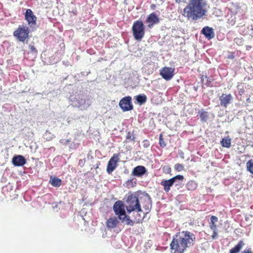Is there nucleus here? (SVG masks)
Returning <instances> with one entry per match:
<instances>
[{"label": "nucleus", "instance_id": "nucleus-1", "mask_svg": "<svg viewBox=\"0 0 253 253\" xmlns=\"http://www.w3.org/2000/svg\"><path fill=\"white\" fill-rule=\"evenodd\" d=\"M195 235L186 231L177 233L173 237L170 247L173 253H183L194 242Z\"/></svg>", "mask_w": 253, "mask_h": 253}, {"label": "nucleus", "instance_id": "nucleus-2", "mask_svg": "<svg viewBox=\"0 0 253 253\" xmlns=\"http://www.w3.org/2000/svg\"><path fill=\"white\" fill-rule=\"evenodd\" d=\"M206 5L205 0H190L184 9V14L188 19L197 20L206 15Z\"/></svg>", "mask_w": 253, "mask_h": 253}, {"label": "nucleus", "instance_id": "nucleus-3", "mask_svg": "<svg viewBox=\"0 0 253 253\" xmlns=\"http://www.w3.org/2000/svg\"><path fill=\"white\" fill-rule=\"evenodd\" d=\"M69 100L71 105L81 110L88 108L91 104V101L87 93L79 91L70 95Z\"/></svg>", "mask_w": 253, "mask_h": 253}, {"label": "nucleus", "instance_id": "nucleus-4", "mask_svg": "<svg viewBox=\"0 0 253 253\" xmlns=\"http://www.w3.org/2000/svg\"><path fill=\"white\" fill-rule=\"evenodd\" d=\"M126 209L128 213L132 211H142L138 198L136 194H131L128 196L126 200Z\"/></svg>", "mask_w": 253, "mask_h": 253}, {"label": "nucleus", "instance_id": "nucleus-5", "mask_svg": "<svg viewBox=\"0 0 253 253\" xmlns=\"http://www.w3.org/2000/svg\"><path fill=\"white\" fill-rule=\"evenodd\" d=\"M132 31L134 39L140 41L144 36L145 27L142 21H135L132 26Z\"/></svg>", "mask_w": 253, "mask_h": 253}, {"label": "nucleus", "instance_id": "nucleus-6", "mask_svg": "<svg viewBox=\"0 0 253 253\" xmlns=\"http://www.w3.org/2000/svg\"><path fill=\"white\" fill-rule=\"evenodd\" d=\"M184 179L183 176L181 175H177L169 180H164L161 182V185L164 186V189L166 192H168L170 187L175 184V185H178L180 182Z\"/></svg>", "mask_w": 253, "mask_h": 253}, {"label": "nucleus", "instance_id": "nucleus-7", "mask_svg": "<svg viewBox=\"0 0 253 253\" xmlns=\"http://www.w3.org/2000/svg\"><path fill=\"white\" fill-rule=\"evenodd\" d=\"M28 28L23 25L19 26L16 31H15L13 35L19 41L24 42L28 38L29 35Z\"/></svg>", "mask_w": 253, "mask_h": 253}, {"label": "nucleus", "instance_id": "nucleus-8", "mask_svg": "<svg viewBox=\"0 0 253 253\" xmlns=\"http://www.w3.org/2000/svg\"><path fill=\"white\" fill-rule=\"evenodd\" d=\"M119 106L124 112L130 111L133 109L131 97L129 96L123 97L119 102Z\"/></svg>", "mask_w": 253, "mask_h": 253}, {"label": "nucleus", "instance_id": "nucleus-9", "mask_svg": "<svg viewBox=\"0 0 253 253\" xmlns=\"http://www.w3.org/2000/svg\"><path fill=\"white\" fill-rule=\"evenodd\" d=\"M125 207L126 205L122 201H117L114 204L113 211L116 215H118L119 219H121L122 216L126 213Z\"/></svg>", "mask_w": 253, "mask_h": 253}, {"label": "nucleus", "instance_id": "nucleus-10", "mask_svg": "<svg viewBox=\"0 0 253 253\" xmlns=\"http://www.w3.org/2000/svg\"><path fill=\"white\" fill-rule=\"evenodd\" d=\"M119 154H114L109 160L107 168V171L108 173H111L116 168L117 163L120 160Z\"/></svg>", "mask_w": 253, "mask_h": 253}, {"label": "nucleus", "instance_id": "nucleus-11", "mask_svg": "<svg viewBox=\"0 0 253 253\" xmlns=\"http://www.w3.org/2000/svg\"><path fill=\"white\" fill-rule=\"evenodd\" d=\"M160 75L166 81L170 80L174 75V69L169 67H164L160 70Z\"/></svg>", "mask_w": 253, "mask_h": 253}, {"label": "nucleus", "instance_id": "nucleus-12", "mask_svg": "<svg viewBox=\"0 0 253 253\" xmlns=\"http://www.w3.org/2000/svg\"><path fill=\"white\" fill-rule=\"evenodd\" d=\"M159 17L154 12H153L147 16L145 23L148 25L149 28H152L154 25L159 23Z\"/></svg>", "mask_w": 253, "mask_h": 253}, {"label": "nucleus", "instance_id": "nucleus-13", "mask_svg": "<svg viewBox=\"0 0 253 253\" xmlns=\"http://www.w3.org/2000/svg\"><path fill=\"white\" fill-rule=\"evenodd\" d=\"M25 19L31 26H34L36 24L37 17L34 15L30 9H27L25 14Z\"/></svg>", "mask_w": 253, "mask_h": 253}, {"label": "nucleus", "instance_id": "nucleus-14", "mask_svg": "<svg viewBox=\"0 0 253 253\" xmlns=\"http://www.w3.org/2000/svg\"><path fill=\"white\" fill-rule=\"evenodd\" d=\"M147 172V169L143 166H137L133 168L131 174L134 176L140 177Z\"/></svg>", "mask_w": 253, "mask_h": 253}, {"label": "nucleus", "instance_id": "nucleus-15", "mask_svg": "<svg viewBox=\"0 0 253 253\" xmlns=\"http://www.w3.org/2000/svg\"><path fill=\"white\" fill-rule=\"evenodd\" d=\"M27 161L22 155H15L12 159V164L16 167H22L26 164Z\"/></svg>", "mask_w": 253, "mask_h": 253}, {"label": "nucleus", "instance_id": "nucleus-16", "mask_svg": "<svg viewBox=\"0 0 253 253\" xmlns=\"http://www.w3.org/2000/svg\"><path fill=\"white\" fill-rule=\"evenodd\" d=\"M219 100L220 105L226 107L232 102L233 96L230 94H222L220 97Z\"/></svg>", "mask_w": 253, "mask_h": 253}, {"label": "nucleus", "instance_id": "nucleus-17", "mask_svg": "<svg viewBox=\"0 0 253 253\" xmlns=\"http://www.w3.org/2000/svg\"><path fill=\"white\" fill-rule=\"evenodd\" d=\"M201 33L208 40H211L215 36L213 29L209 26L204 27L201 31Z\"/></svg>", "mask_w": 253, "mask_h": 253}, {"label": "nucleus", "instance_id": "nucleus-18", "mask_svg": "<svg viewBox=\"0 0 253 253\" xmlns=\"http://www.w3.org/2000/svg\"><path fill=\"white\" fill-rule=\"evenodd\" d=\"M119 220L116 217H110L106 221V226L108 228H115L119 223Z\"/></svg>", "mask_w": 253, "mask_h": 253}, {"label": "nucleus", "instance_id": "nucleus-19", "mask_svg": "<svg viewBox=\"0 0 253 253\" xmlns=\"http://www.w3.org/2000/svg\"><path fill=\"white\" fill-rule=\"evenodd\" d=\"M142 204L143 208L145 211L147 212L149 211L151 208L152 204L151 198L148 195H147V196L143 198V203Z\"/></svg>", "mask_w": 253, "mask_h": 253}, {"label": "nucleus", "instance_id": "nucleus-20", "mask_svg": "<svg viewBox=\"0 0 253 253\" xmlns=\"http://www.w3.org/2000/svg\"><path fill=\"white\" fill-rule=\"evenodd\" d=\"M119 219L121 220L123 223L127 225L133 226L134 224V221H132L126 213L124 215L122 216L121 219Z\"/></svg>", "mask_w": 253, "mask_h": 253}, {"label": "nucleus", "instance_id": "nucleus-21", "mask_svg": "<svg viewBox=\"0 0 253 253\" xmlns=\"http://www.w3.org/2000/svg\"><path fill=\"white\" fill-rule=\"evenodd\" d=\"M244 242L241 240L240 241L237 245L230 250V253H238L240 252L241 250L244 246Z\"/></svg>", "mask_w": 253, "mask_h": 253}, {"label": "nucleus", "instance_id": "nucleus-22", "mask_svg": "<svg viewBox=\"0 0 253 253\" xmlns=\"http://www.w3.org/2000/svg\"><path fill=\"white\" fill-rule=\"evenodd\" d=\"M49 183L54 187H59L62 184L61 180L56 177H50Z\"/></svg>", "mask_w": 253, "mask_h": 253}, {"label": "nucleus", "instance_id": "nucleus-23", "mask_svg": "<svg viewBox=\"0 0 253 253\" xmlns=\"http://www.w3.org/2000/svg\"><path fill=\"white\" fill-rule=\"evenodd\" d=\"M201 120L202 122H206L209 119V113L208 112L201 110L198 112Z\"/></svg>", "mask_w": 253, "mask_h": 253}, {"label": "nucleus", "instance_id": "nucleus-24", "mask_svg": "<svg viewBox=\"0 0 253 253\" xmlns=\"http://www.w3.org/2000/svg\"><path fill=\"white\" fill-rule=\"evenodd\" d=\"M136 100L138 103L142 105L146 102L147 97L145 94H139L136 96Z\"/></svg>", "mask_w": 253, "mask_h": 253}, {"label": "nucleus", "instance_id": "nucleus-25", "mask_svg": "<svg viewBox=\"0 0 253 253\" xmlns=\"http://www.w3.org/2000/svg\"><path fill=\"white\" fill-rule=\"evenodd\" d=\"M186 188L188 190H194L196 189L197 185L194 181H189L186 184Z\"/></svg>", "mask_w": 253, "mask_h": 253}, {"label": "nucleus", "instance_id": "nucleus-26", "mask_svg": "<svg viewBox=\"0 0 253 253\" xmlns=\"http://www.w3.org/2000/svg\"><path fill=\"white\" fill-rule=\"evenodd\" d=\"M220 142L224 147L229 148L231 146V139L230 138H224Z\"/></svg>", "mask_w": 253, "mask_h": 253}, {"label": "nucleus", "instance_id": "nucleus-27", "mask_svg": "<svg viewBox=\"0 0 253 253\" xmlns=\"http://www.w3.org/2000/svg\"><path fill=\"white\" fill-rule=\"evenodd\" d=\"M248 170L253 174V160H250L247 163Z\"/></svg>", "mask_w": 253, "mask_h": 253}, {"label": "nucleus", "instance_id": "nucleus-28", "mask_svg": "<svg viewBox=\"0 0 253 253\" xmlns=\"http://www.w3.org/2000/svg\"><path fill=\"white\" fill-rule=\"evenodd\" d=\"M218 218L216 216H212L211 217V229L212 230V228L213 226H215L216 228V225L215 224V222L217 221Z\"/></svg>", "mask_w": 253, "mask_h": 253}, {"label": "nucleus", "instance_id": "nucleus-29", "mask_svg": "<svg viewBox=\"0 0 253 253\" xmlns=\"http://www.w3.org/2000/svg\"><path fill=\"white\" fill-rule=\"evenodd\" d=\"M159 144H160V146L162 148H164V147H166V144L165 142V141L163 138V135L162 134H160V137H159Z\"/></svg>", "mask_w": 253, "mask_h": 253}, {"label": "nucleus", "instance_id": "nucleus-30", "mask_svg": "<svg viewBox=\"0 0 253 253\" xmlns=\"http://www.w3.org/2000/svg\"><path fill=\"white\" fill-rule=\"evenodd\" d=\"M44 136V138L46 139V140H50L53 136V135L49 131H46Z\"/></svg>", "mask_w": 253, "mask_h": 253}, {"label": "nucleus", "instance_id": "nucleus-31", "mask_svg": "<svg viewBox=\"0 0 253 253\" xmlns=\"http://www.w3.org/2000/svg\"><path fill=\"white\" fill-rule=\"evenodd\" d=\"M184 167L180 164H176L174 165V169L177 171H181L183 170Z\"/></svg>", "mask_w": 253, "mask_h": 253}, {"label": "nucleus", "instance_id": "nucleus-32", "mask_svg": "<svg viewBox=\"0 0 253 253\" xmlns=\"http://www.w3.org/2000/svg\"><path fill=\"white\" fill-rule=\"evenodd\" d=\"M126 139L130 140L131 141H134L135 139L134 135L130 132H128L126 135Z\"/></svg>", "mask_w": 253, "mask_h": 253}, {"label": "nucleus", "instance_id": "nucleus-33", "mask_svg": "<svg viewBox=\"0 0 253 253\" xmlns=\"http://www.w3.org/2000/svg\"><path fill=\"white\" fill-rule=\"evenodd\" d=\"M212 230L213 231V234L212 235V239H214L216 236H217V228L214 226L212 228Z\"/></svg>", "mask_w": 253, "mask_h": 253}, {"label": "nucleus", "instance_id": "nucleus-34", "mask_svg": "<svg viewBox=\"0 0 253 253\" xmlns=\"http://www.w3.org/2000/svg\"><path fill=\"white\" fill-rule=\"evenodd\" d=\"M234 42L239 45H241L243 43V41L242 39L236 38L234 39Z\"/></svg>", "mask_w": 253, "mask_h": 253}, {"label": "nucleus", "instance_id": "nucleus-35", "mask_svg": "<svg viewBox=\"0 0 253 253\" xmlns=\"http://www.w3.org/2000/svg\"><path fill=\"white\" fill-rule=\"evenodd\" d=\"M29 49L30 50V52H34L35 54L37 53V50L34 45L30 44Z\"/></svg>", "mask_w": 253, "mask_h": 253}, {"label": "nucleus", "instance_id": "nucleus-36", "mask_svg": "<svg viewBox=\"0 0 253 253\" xmlns=\"http://www.w3.org/2000/svg\"><path fill=\"white\" fill-rule=\"evenodd\" d=\"M150 145L149 142L147 140H145L143 141V146L145 148H148Z\"/></svg>", "mask_w": 253, "mask_h": 253}, {"label": "nucleus", "instance_id": "nucleus-37", "mask_svg": "<svg viewBox=\"0 0 253 253\" xmlns=\"http://www.w3.org/2000/svg\"><path fill=\"white\" fill-rule=\"evenodd\" d=\"M142 218L143 217L141 216H140V214H137V216L135 217V219L136 222H139L140 220H142Z\"/></svg>", "mask_w": 253, "mask_h": 253}, {"label": "nucleus", "instance_id": "nucleus-38", "mask_svg": "<svg viewBox=\"0 0 253 253\" xmlns=\"http://www.w3.org/2000/svg\"><path fill=\"white\" fill-rule=\"evenodd\" d=\"M235 55H234V53H230L228 55H227V58L228 59H233L235 58Z\"/></svg>", "mask_w": 253, "mask_h": 253}, {"label": "nucleus", "instance_id": "nucleus-39", "mask_svg": "<svg viewBox=\"0 0 253 253\" xmlns=\"http://www.w3.org/2000/svg\"><path fill=\"white\" fill-rule=\"evenodd\" d=\"M238 90H239V93L240 95H242L245 92V90L243 88H239V86H238Z\"/></svg>", "mask_w": 253, "mask_h": 253}, {"label": "nucleus", "instance_id": "nucleus-40", "mask_svg": "<svg viewBox=\"0 0 253 253\" xmlns=\"http://www.w3.org/2000/svg\"><path fill=\"white\" fill-rule=\"evenodd\" d=\"M242 253H252L249 250H244Z\"/></svg>", "mask_w": 253, "mask_h": 253}, {"label": "nucleus", "instance_id": "nucleus-41", "mask_svg": "<svg viewBox=\"0 0 253 253\" xmlns=\"http://www.w3.org/2000/svg\"><path fill=\"white\" fill-rule=\"evenodd\" d=\"M251 47H251V46H250V45H247V46H246V49H247V50H250V49H251Z\"/></svg>", "mask_w": 253, "mask_h": 253}, {"label": "nucleus", "instance_id": "nucleus-42", "mask_svg": "<svg viewBox=\"0 0 253 253\" xmlns=\"http://www.w3.org/2000/svg\"><path fill=\"white\" fill-rule=\"evenodd\" d=\"M247 102H250V98H248L247 99Z\"/></svg>", "mask_w": 253, "mask_h": 253}, {"label": "nucleus", "instance_id": "nucleus-43", "mask_svg": "<svg viewBox=\"0 0 253 253\" xmlns=\"http://www.w3.org/2000/svg\"><path fill=\"white\" fill-rule=\"evenodd\" d=\"M57 62V61H54V62H50V63H54Z\"/></svg>", "mask_w": 253, "mask_h": 253}, {"label": "nucleus", "instance_id": "nucleus-44", "mask_svg": "<svg viewBox=\"0 0 253 253\" xmlns=\"http://www.w3.org/2000/svg\"><path fill=\"white\" fill-rule=\"evenodd\" d=\"M252 29L253 30V28Z\"/></svg>", "mask_w": 253, "mask_h": 253}]
</instances>
